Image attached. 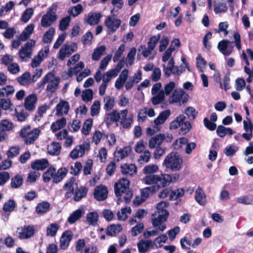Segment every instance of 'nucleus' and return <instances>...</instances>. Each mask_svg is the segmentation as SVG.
<instances>
[{"instance_id":"nucleus-41","label":"nucleus","mask_w":253,"mask_h":253,"mask_svg":"<svg viewBox=\"0 0 253 253\" xmlns=\"http://www.w3.org/2000/svg\"><path fill=\"white\" fill-rule=\"evenodd\" d=\"M106 50V47L105 45H101L97 47L94 49L92 55L91 59L93 61H98L101 56L103 55L104 53Z\"/></svg>"},{"instance_id":"nucleus-62","label":"nucleus","mask_w":253,"mask_h":253,"mask_svg":"<svg viewBox=\"0 0 253 253\" xmlns=\"http://www.w3.org/2000/svg\"><path fill=\"white\" fill-rule=\"evenodd\" d=\"M107 155L108 152L106 148L102 147L99 150L96 157L100 162L104 163L107 159Z\"/></svg>"},{"instance_id":"nucleus-27","label":"nucleus","mask_w":253,"mask_h":253,"mask_svg":"<svg viewBox=\"0 0 253 253\" xmlns=\"http://www.w3.org/2000/svg\"><path fill=\"white\" fill-rule=\"evenodd\" d=\"M37 101V97L36 94H31L27 96L24 102V106L26 110L33 111L35 108L36 104Z\"/></svg>"},{"instance_id":"nucleus-2","label":"nucleus","mask_w":253,"mask_h":253,"mask_svg":"<svg viewBox=\"0 0 253 253\" xmlns=\"http://www.w3.org/2000/svg\"><path fill=\"white\" fill-rule=\"evenodd\" d=\"M182 163L181 157L177 153L172 152L166 157L162 166L172 171H177L181 169Z\"/></svg>"},{"instance_id":"nucleus-55","label":"nucleus","mask_w":253,"mask_h":253,"mask_svg":"<svg viewBox=\"0 0 253 253\" xmlns=\"http://www.w3.org/2000/svg\"><path fill=\"white\" fill-rule=\"evenodd\" d=\"M131 211V209L129 207L122 209L121 211H118L117 213L118 219L123 221L126 220L128 215L130 214Z\"/></svg>"},{"instance_id":"nucleus-18","label":"nucleus","mask_w":253,"mask_h":253,"mask_svg":"<svg viewBox=\"0 0 253 253\" xmlns=\"http://www.w3.org/2000/svg\"><path fill=\"white\" fill-rule=\"evenodd\" d=\"M35 44V41L33 40H30L24 46L22 47L19 51V57L21 59H25L30 57L32 54V48Z\"/></svg>"},{"instance_id":"nucleus-59","label":"nucleus","mask_w":253,"mask_h":253,"mask_svg":"<svg viewBox=\"0 0 253 253\" xmlns=\"http://www.w3.org/2000/svg\"><path fill=\"white\" fill-rule=\"evenodd\" d=\"M151 158V152L149 150H146L144 151L143 153L139 156L138 161L140 164L148 163L150 161Z\"/></svg>"},{"instance_id":"nucleus-20","label":"nucleus","mask_w":253,"mask_h":253,"mask_svg":"<svg viewBox=\"0 0 253 253\" xmlns=\"http://www.w3.org/2000/svg\"><path fill=\"white\" fill-rule=\"evenodd\" d=\"M217 47L223 54L229 55L232 52L234 45L232 42L223 40L218 42Z\"/></svg>"},{"instance_id":"nucleus-10","label":"nucleus","mask_w":253,"mask_h":253,"mask_svg":"<svg viewBox=\"0 0 253 253\" xmlns=\"http://www.w3.org/2000/svg\"><path fill=\"white\" fill-rule=\"evenodd\" d=\"M188 95L181 88L175 89L169 97L170 104L177 103L181 105L188 100Z\"/></svg>"},{"instance_id":"nucleus-26","label":"nucleus","mask_w":253,"mask_h":253,"mask_svg":"<svg viewBox=\"0 0 253 253\" xmlns=\"http://www.w3.org/2000/svg\"><path fill=\"white\" fill-rule=\"evenodd\" d=\"M142 80V72L137 70L133 76H130L128 81L126 82L125 87L126 90L131 89L134 84L138 83Z\"/></svg>"},{"instance_id":"nucleus-46","label":"nucleus","mask_w":253,"mask_h":253,"mask_svg":"<svg viewBox=\"0 0 253 253\" xmlns=\"http://www.w3.org/2000/svg\"><path fill=\"white\" fill-rule=\"evenodd\" d=\"M83 11V7L82 4H78L77 5L71 7L68 10L69 16L76 17L80 15Z\"/></svg>"},{"instance_id":"nucleus-1","label":"nucleus","mask_w":253,"mask_h":253,"mask_svg":"<svg viewBox=\"0 0 253 253\" xmlns=\"http://www.w3.org/2000/svg\"><path fill=\"white\" fill-rule=\"evenodd\" d=\"M175 50V48L170 46L165 52L162 60L163 62H165L169 60L168 65H163V70L166 76L169 77L171 74L178 75L181 74L184 69H179L177 67L174 66V62L173 58L171 57L172 52Z\"/></svg>"},{"instance_id":"nucleus-49","label":"nucleus","mask_w":253,"mask_h":253,"mask_svg":"<svg viewBox=\"0 0 253 253\" xmlns=\"http://www.w3.org/2000/svg\"><path fill=\"white\" fill-rule=\"evenodd\" d=\"M74 179L70 178L64 185V189L67 191L66 197L68 198L71 197L74 191Z\"/></svg>"},{"instance_id":"nucleus-24","label":"nucleus","mask_w":253,"mask_h":253,"mask_svg":"<svg viewBox=\"0 0 253 253\" xmlns=\"http://www.w3.org/2000/svg\"><path fill=\"white\" fill-rule=\"evenodd\" d=\"M102 15L99 12H90L85 15L84 22L90 25H97L100 21Z\"/></svg>"},{"instance_id":"nucleus-38","label":"nucleus","mask_w":253,"mask_h":253,"mask_svg":"<svg viewBox=\"0 0 253 253\" xmlns=\"http://www.w3.org/2000/svg\"><path fill=\"white\" fill-rule=\"evenodd\" d=\"M50 204L46 201L39 203L36 208V212L38 214H43L49 211Z\"/></svg>"},{"instance_id":"nucleus-5","label":"nucleus","mask_w":253,"mask_h":253,"mask_svg":"<svg viewBox=\"0 0 253 253\" xmlns=\"http://www.w3.org/2000/svg\"><path fill=\"white\" fill-rule=\"evenodd\" d=\"M160 38V35L153 36L149 39L147 47L145 45H141L139 46L138 50L140 52L141 51V54L145 58H148L149 60H153L156 56V52L153 50Z\"/></svg>"},{"instance_id":"nucleus-44","label":"nucleus","mask_w":253,"mask_h":253,"mask_svg":"<svg viewBox=\"0 0 253 253\" xmlns=\"http://www.w3.org/2000/svg\"><path fill=\"white\" fill-rule=\"evenodd\" d=\"M136 53V49L135 47L130 48L125 59L126 67L131 66L133 64Z\"/></svg>"},{"instance_id":"nucleus-63","label":"nucleus","mask_w":253,"mask_h":253,"mask_svg":"<svg viewBox=\"0 0 253 253\" xmlns=\"http://www.w3.org/2000/svg\"><path fill=\"white\" fill-rule=\"evenodd\" d=\"M87 192V189L86 187H81L78 191H77L74 196V200L75 201H79L82 198L85 197Z\"/></svg>"},{"instance_id":"nucleus-61","label":"nucleus","mask_w":253,"mask_h":253,"mask_svg":"<svg viewBox=\"0 0 253 253\" xmlns=\"http://www.w3.org/2000/svg\"><path fill=\"white\" fill-rule=\"evenodd\" d=\"M33 14L34 10L32 8L26 9L21 16V21L24 23H27L31 19Z\"/></svg>"},{"instance_id":"nucleus-35","label":"nucleus","mask_w":253,"mask_h":253,"mask_svg":"<svg viewBox=\"0 0 253 253\" xmlns=\"http://www.w3.org/2000/svg\"><path fill=\"white\" fill-rule=\"evenodd\" d=\"M195 198L196 202L202 206L206 203V196L200 187H198L195 193Z\"/></svg>"},{"instance_id":"nucleus-17","label":"nucleus","mask_w":253,"mask_h":253,"mask_svg":"<svg viewBox=\"0 0 253 253\" xmlns=\"http://www.w3.org/2000/svg\"><path fill=\"white\" fill-rule=\"evenodd\" d=\"M90 145L88 143H84L76 146L70 154V157L73 159H76L84 156L86 151L89 149Z\"/></svg>"},{"instance_id":"nucleus-36","label":"nucleus","mask_w":253,"mask_h":253,"mask_svg":"<svg viewBox=\"0 0 253 253\" xmlns=\"http://www.w3.org/2000/svg\"><path fill=\"white\" fill-rule=\"evenodd\" d=\"M159 189V186H152L150 187H145L141 190V196L144 199H146L151 195L157 192Z\"/></svg>"},{"instance_id":"nucleus-3","label":"nucleus","mask_w":253,"mask_h":253,"mask_svg":"<svg viewBox=\"0 0 253 253\" xmlns=\"http://www.w3.org/2000/svg\"><path fill=\"white\" fill-rule=\"evenodd\" d=\"M170 176L166 173L160 174H149L143 177L142 181L147 185L156 184L160 187H165L169 185Z\"/></svg>"},{"instance_id":"nucleus-13","label":"nucleus","mask_w":253,"mask_h":253,"mask_svg":"<svg viewBox=\"0 0 253 253\" xmlns=\"http://www.w3.org/2000/svg\"><path fill=\"white\" fill-rule=\"evenodd\" d=\"M129 181L125 177L120 178L114 185L115 194L117 197L121 196L129 189Z\"/></svg>"},{"instance_id":"nucleus-29","label":"nucleus","mask_w":253,"mask_h":253,"mask_svg":"<svg viewBox=\"0 0 253 253\" xmlns=\"http://www.w3.org/2000/svg\"><path fill=\"white\" fill-rule=\"evenodd\" d=\"M121 171L124 175L132 176L137 172V168L133 164H124L121 166Z\"/></svg>"},{"instance_id":"nucleus-28","label":"nucleus","mask_w":253,"mask_h":253,"mask_svg":"<svg viewBox=\"0 0 253 253\" xmlns=\"http://www.w3.org/2000/svg\"><path fill=\"white\" fill-rule=\"evenodd\" d=\"M129 71L127 69H124L115 82V86L118 89H121L126 83Z\"/></svg>"},{"instance_id":"nucleus-9","label":"nucleus","mask_w":253,"mask_h":253,"mask_svg":"<svg viewBox=\"0 0 253 253\" xmlns=\"http://www.w3.org/2000/svg\"><path fill=\"white\" fill-rule=\"evenodd\" d=\"M169 206V203L166 201H161L157 205V211L152 215V218H156L158 221L165 223L169 216V212L166 208Z\"/></svg>"},{"instance_id":"nucleus-4","label":"nucleus","mask_w":253,"mask_h":253,"mask_svg":"<svg viewBox=\"0 0 253 253\" xmlns=\"http://www.w3.org/2000/svg\"><path fill=\"white\" fill-rule=\"evenodd\" d=\"M60 80V78L55 76L53 72H49L43 77L42 81L38 83V85L42 89L47 84L46 91L52 93L57 88Z\"/></svg>"},{"instance_id":"nucleus-47","label":"nucleus","mask_w":253,"mask_h":253,"mask_svg":"<svg viewBox=\"0 0 253 253\" xmlns=\"http://www.w3.org/2000/svg\"><path fill=\"white\" fill-rule=\"evenodd\" d=\"M60 225L56 223L49 224L46 228V235L49 237H54L56 235Z\"/></svg>"},{"instance_id":"nucleus-56","label":"nucleus","mask_w":253,"mask_h":253,"mask_svg":"<svg viewBox=\"0 0 253 253\" xmlns=\"http://www.w3.org/2000/svg\"><path fill=\"white\" fill-rule=\"evenodd\" d=\"M55 29L50 28L44 34L42 41L45 43H50L52 42L54 34L55 33Z\"/></svg>"},{"instance_id":"nucleus-22","label":"nucleus","mask_w":253,"mask_h":253,"mask_svg":"<svg viewBox=\"0 0 253 253\" xmlns=\"http://www.w3.org/2000/svg\"><path fill=\"white\" fill-rule=\"evenodd\" d=\"M73 236V234L71 231L68 230L63 232L60 239V248L63 250L66 249L69 247Z\"/></svg>"},{"instance_id":"nucleus-7","label":"nucleus","mask_w":253,"mask_h":253,"mask_svg":"<svg viewBox=\"0 0 253 253\" xmlns=\"http://www.w3.org/2000/svg\"><path fill=\"white\" fill-rule=\"evenodd\" d=\"M58 8L56 3H53L48 9L46 14H44L41 19V24L43 27H48L57 19L56 11Z\"/></svg>"},{"instance_id":"nucleus-37","label":"nucleus","mask_w":253,"mask_h":253,"mask_svg":"<svg viewBox=\"0 0 253 253\" xmlns=\"http://www.w3.org/2000/svg\"><path fill=\"white\" fill-rule=\"evenodd\" d=\"M68 170L66 168H61L54 174L53 182L57 183L60 182L66 175Z\"/></svg>"},{"instance_id":"nucleus-6","label":"nucleus","mask_w":253,"mask_h":253,"mask_svg":"<svg viewBox=\"0 0 253 253\" xmlns=\"http://www.w3.org/2000/svg\"><path fill=\"white\" fill-rule=\"evenodd\" d=\"M40 133L39 128H32L30 126H27L21 129L19 135L24 139L27 145H29L33 143L38 139Z\"/></svg>"},{"instance_id":"nucleus-52","label":"nucleus","mask_w":253,"mask_h":253,"mask_svg":"<svg viewBox=\"0 0 253 253\" xmlns=\"http://www.w3.org/2000/svg\"><path fill=\"white\" fill-rule=\"evenodd\" d=\"M23 178L19 174H17L11 178L10 185L12 188H18L23 184Z\"/></svg>"},{"instance_id":"nucleus-54","label":"nucleus","mask_w":253,"mask_h":253,"mask_svg":"<svg viewBox=\"0 0 253 253\" xmlns=\"http://www.w3.org/2000/svg\"><path fill=\"white\" fill-rule=\"evenodd\" d=\"M122 230V228L119 224L111 225L107 228V234L109 236H113L121 232Z\"/></svg>"},{"instance_id":"nucleus-25","label":"nucleus","mask_w":253,"mask_h":253,"mask_svg":"<svg viewBox=\"0 0 253 253\" xmlns=\"http://www.w3.org/2000/svg\"><path fill=\"white\" fill-rule=\"evenodd\" d=\"M131 151V147L127 146L123 148H117L114 155L117 161H120L128 156Z\"/></svg>"},{"instance_id":"nucleus-11","label":"nucleus","mask_w":253,"mask_h":253,"mask_svg":"<svg viewBox=\"0 0 253 253\" xmlns=\"http://www.w3.org/2000/svg\"><path fill=\"white\" fill-rule=\"evenodd\" d=\"M161 88L162 84L157 83L153 85L151 89V93L153 95L151 101L154 105L159 104L165 99L166 94Z\"/></svg>"},{"instance_id":"nucleus-60","label":"nucleus","mask_w":253,"mask_h":253,"mask_svg":"<svg viewBox=\"0 0 253 253\" xmlns=\"http://www.w3.org/2000/svg\"><path fill=\"white\" fill-rule=\"evenodd\" d=\"M71 21L70 16H66V17L61 19L59 22V28L62 31H65L69 25Z\"/></svg>"},{"instance_id":"nucleus-34","label":"nucleus","mask_w":253,"mask_h":253,"mask_svg":"<svg viewBox=\"0 0 253 253\" xmlns=\"http://www.w3.org/2000/svg\"><path fill=\"white\" fill-rule=\"evenodd\" d=\"M47 152L52 156H57L61 151V146L58 142H53L47 146Z\"/></svg>"},{"instance_id":"nucleus-8","label":"nucleus","mask_w":253,"mask_h":253,"mask_svg":"<svg viewBox=\"0 0 253 253\" xmlns=\"http://www.w3.org/2000/svg\"><path fill=\"white\" fill-rule=\"evenodd\" d=\"M170 114L169 110L162 112L154 120L153 128L148 127L146 129L147 135L151 136L161 129V125L163 124L168 118Z\"/></svg>"},{"instance_id":"nucleus-51","label":"nucleus","mask_w":253,"mask_h":253,"mask_svg":"<svg viewBox=\"0 0 253 253\" xmlns=\"http://www.w3.org/2000/svg\"><path fill=\"white\" fill-rule=\"evenodd\" d=\"M14 87L10 85L0 88V97H7L14 92Z\"/></svg>"},{"instance_id":"nucleus-21","label":"nucleus","mask_w":253,"mask_h":253,"mask_svg":"<svg viewBox=\"0 0 253 253\" xmlns=\"http://www.w3.org/2000/svg\"><path fill=\"white\" fill-rule=\"evenodd\" d=\"M128 110L126 109L121 110L120 112V122L123 127L127 128L130 127L132 123V116H127Z\"/></svg>"},{"instance_id":"nucleus-12","label":"nucleus","mask_w":253,"mask_h":253,"mask_svg":"<svg viewBox=\"0 0 253 253\" xmlns=\"http://www.w3.org/2000/svg\"><path fill=\"white\" fill-rule=\"evenodd\" d=\"M151 221L154 229L151 231H147L144 233V236L145 238L157 235L166 229V224L158 221L156 218H151Z\"/></svg>"},{"instance_id":"nucleus-53","label":"nucleus","mask_w":253,"mask_h":253,"mask_svg":"<svg viewBox=\"0 0 253 253\" xmlns=\"http://www.w3.org/2000/svg\"><path fill=\"white\" fill-rule=\"evenodd\" d=\"M185 117L184 115H180L170 124V129H175L180 127L181 123L185 120Z\"/></svg>"},{"instance_id":"nucleus-33","label":"nucleus","mask_w":253,"mask_h":253,"mask_svg":"<svg viewBox=\"0 0 253 253\" xmlns=\"http://www.w3.org/2000/svg\"><path fill=\"white\" fill-rule=\"evenodd\" d=\"M153 242L151 240H141L137 243V248L140 253L146 252L152 246Z\"/></svg>"},{"instance_id":"nucleus-64","label":"nucleus","mask_w":253,"mask_h":253,"mask_svg":"<svg viewBox=\"0 0 253 253\" xmlns=\"http://www.w3.org/2000/svg\"><path fill=\"white\" fill-rule=\"evenodd\" d=\"M12 106V104L9 98H3L0 99V108L1 110H10Z\"/></svg>"},{"instance_id":"nucleus-31","label":"nucleus","mask_w":253,"mask_h":253,"mask_svg":"<svg viewBox=\"0 0 253 253\" xmlns=\"http://www.w3.org/2000/svg\"><path fill=\"white\" fill-rule=\"evenodd\" d=\"M228 10V7L224 0H214V11L216 14L225 13Z\"/></svg>"},{"instance_id":"nucleus-39","label":"nucleus","mask_w":253,"mask_h":253,"mask_svg":"<svg viewBox=\"0 0 253 253\" xmlns=\"http://www.w3.org/2000/svg\"><path fill=\"white\" fill-rule=\"evenodd\" d=\"M66 119L63 117L52 123L50 126V129L52 131L55 132L63 128L66 126Z\"/></svg>"},{"instance_id":"nucleus-19","label":"nucleus","mask_w":253,"mask_h":253,"mask_svg":"<svg viewBox=\"0 0 253 253\" xmlns=\"http://www.w3.org/2000/svg\"><path fill=\"white\" fill-rule=\"evenodd\" d=\"M69 109L70 105L69 102L64 100H60L56 105L54 111L55 112V116L61 117L67 114Z\"/></svg>"},{"instance_id":"nucleus-32","label":"nucleus","mask_w":253,"mask_h":253,"mask_svg":"<svg viewBox=\"0 0 253 253\" xmlns=\"http://www.w3.org/2000/svg\"><path fill=\"white\" fill-rule=\"evenodd\" d=\"M31 166L34 169L42 170L48 167L49 163L46 159H42L34 161Z\"/></svg>"},{"instance_id":"nucleus-30","label":"nucleus","mask_w":253,"mask_h":253,"mask_svg":"<svg viewBox=\"0 0 253 253\" xmlns=\"http://www.w3.org/2000/svg\"><path fill=\"white\" fill-rule=\"evenodd\" d=\"M165 138L164 134H159L151 137L149 141V147L151 149L159 147Z\"/></svg>"},{"instance_id":"nucleus-43","label":"nucleus","mask_w":253,"mask_h":253,"mask_svg":"<svg viewBox=\"0 0 253 253\" xmlns=\"http://www.w3.org/2000/svg\"><path fill=\"white\" fill-rule=\"evenodd\" d=\"M216 133L219 137H224L226 135H232L234 133V131L230 127H226L220 125L217 127Z\"/></svg>"},{"instance_id":"nucleus-45","label":"nucleus","mask_w":253,"mask_h":253,"mask_svg":"<svg viewBox=\"0 0 253 253\" xmlns=\"http://www.w3.org/2000/svg\"><path fill=\"white\" fill-rule=\"evenodd\" d=\"M84 213V211L82 209H78L76 210L68 217V222L70 224L75 223L82 216Z\"/></svg>"},{"instance_id":"nucleus-58","label":"nucleus","mask_w":253,"mask_h":253,"mask_svg":"<svg viewBox=\"0 0 253 253\" xmlns=\"http://www.w3.org/2000/svg\"><path fill=\"white\" fill-rule=\"evenodd\" d=\"M101 103L99 100H95L90 108V115L91 116H97L100 110Z\"/></svg>"},{"instance_id":"nucleus-14","label":"nucleus","mask_w":253,"mask_h":253,"mask_svg":"<svg viewBox=\"0 0 253 253\" xmlns=\"http://www.w3.org/2000/svg\"><path fill=\"white\" fill-rule=\"evenodd\" d=\"M109 33H113L117 31L121 24V20L115 15L109 16L104 22Z\"/></svg>"},{"instance_id":"nucleus-57","label":"nucleus","mask_w":253,"mask_h":253,"mask_svg":"<svg viewBox=\"0 0 253 253\" xmlns=\"http://www.w3.org/2000/svg\"><path fill=\"white\" fill-rule=\"evenodd\" d=\"M56 172L55 169L49 168L42 175L43 180L45 182H49L52 178L53 179L54 174Z\"/></svg>"},{"instance_id":"nucleus-50","label":"nucleus","mask_w":253,"mask_h":253,"mask_svg":"<svg viewBox=\"0 0 253 253\" xmlns=\"http://www.w3.org/2000/svg\"><path fill=\"white\" fill-rule=\"evenodd\" d=\"M159 167L156 164H150L146 166L143 169L142 171L145 174H155L159 170Z\"/></svg>"},{"instance_id":"nucleus-16","label":"nucleus","mask_w":253,"mask_h":253,"mask_svg":"<svg viewBox=\"0 0 253 253\" xmlns=\"http://www.w3.org/2000/svg\"><path fill=\"white\" fill-rule=\"evenodd\" d=\"M77 49V44L75 43L72 44H64L59 50L58 57L61 60H64L65 58L69 57L72 53Z\"/></svg>"},{"instance_id":"nucleus-42","label":"nucleus","mask_w":253,"mask_h":253,"mask_svg":"<svg viewBox=\"0 0 253 253\" xmlns=\"http://www.w3.org/2000/svg\"><path fill=\"white\" fill-rule=\"evenodd\" d=\"M98 214L95 211H91L87 213L86 220L89 225L95 226L98 220Z\"/></svg>"},{"instance_id":"nucleus-23","label":"nucleus","mask_w":253,"mask_h":253,"mask_svg":"<svg viewBox=\"0 0 253 253\" xmlns=\"http://www.w3.org/2000/svg\"><path fill=\"white\" fill-rule=\"evenodd\" d=\"M94 197L97 201H103L107 197L108 190L107 187L104 185L97 186L94 190Z\"/></svg>"},{"instance_id":"nucleus-15","label":"nucleus","mask_w":253,"mask_h":253,"mask_svg":"<svg viewBox=\"0 0 253 253\" xmlns=\"http://www.w3.org/2000/svg\"><path fill=\"white\" fill-rule=\"evenodd\" d=\"M17 236L20 239H27L32 237L35 233L33 225H25L17 229Z\"/></svg>"},{"instance_id":"nucleus-48","label":"nucleus","mask_w":253,"mask_h":253,"mask_svg":"<svg viewBox=\"0 0 253 253\" xmlns=\"http://www.w3.org/2000/svg\"><path fill=\"white\" fill-rule=\"evenodd\" d=\"M32 80L29 72H25L17 78L18 82L22 85H29Z\"/></svg>"},{"instance_id":"nucleus-40","label":"nucleus","mask_w":253,"mask_h":253,"mask_svg":"<svg viewBox=\"0 0 253 253\" xmlns=\"http://www.w3.org/2000/svg\"><path fill=\"white\" fill-rule=\"evenodd\" d=\"M104 109L106 111H109L113 109L115 105V99L110 95H106L103 99Z\"/></svg>"}]
</instances>
